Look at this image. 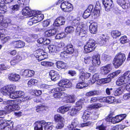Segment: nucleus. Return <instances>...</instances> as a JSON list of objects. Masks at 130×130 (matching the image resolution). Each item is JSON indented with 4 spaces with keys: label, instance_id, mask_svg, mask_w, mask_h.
Segmentation results:
<instances>
[{
    "label": "nucleus",
    "instance_id": "obj_59",
    "mask_svg": "<svg viewBox=\"0 0 130 130\" xmlns=\"http://www.w3.org/2000/svg\"><path fill=\"white\" fill-rule=\"evenodd\" d=\"M91 13L88 11L87 10H85L83 14V17L85 19H86L90 15Z\"/></svg>",
    "mask_w": 130,
    "mask_h": 130
},
{
    "label": "nucleus",
    "instance_id": "obj_44",
    "mask_svg": "<svg viewBox=\"0 0 130 130\" xmlns=\"http://www.w3.org/2000/svg\"><path fill=\"white\" fill-rule=\"evenodd\" d=\"M125 79L127 82H128L130 80V71H127L126 72L123 74Z\"/></svg>",
    "mask_w": 130,
    "mask_h": 130
},
{
    "label": "nucleus",
    "instance_id": "obj_46",
    "mask_svg": "<svg viewBox=\"0 0 130 130\" xmlns=\"http://www.w3.org/2000/svg\"><path fill=\"white\" fill-rule=\"evenodd\" d=\"M120 41L121 43L124 44L128 41V40L127 39L126 36H124L121 37L120 39Z\"/></svg>",
    "mask_w": 130,
    "mask_h": 130
},
{
    "label": "nucleus",
    "instance_id": "obj_42",
    "mask_svg": "<svg viewBox=\"0 0 130 130\" xmlns=\"http://www.w3.org/2000/svg\"><path fill=\"white\" fill-rule=\"evenodd\" d=\"M67 99L69 103H74L75 101V97L74 95H69Z\"/></svg>",
    "mask_w": 130,
    "mask_h": 130
},
{
    "label": "nucleus",
    "instance_id": "obj_25",
    "mask_svg": "<svg viewBox=\"0 0 130 130\" xmlns=\"http://www.w3.org/2000/svg\"><path fill=\"white\" fill-rule=\"evenodd\" d=\"M97 25L96 23L91 24L89 26V30L90 32L92 34H95L97 30Z\"/></svg>",
    "mask_w": 130,
    "mask_h": 130
},
{
    "label": "nucleus",
    "instance_id": "obj_22",
    "mask_svg": "<svg viewBox=\"0 0 130 130\" xmlns=\"http://www.w3.org/2000/svg\"><path fill=\"white\" fill-rule=\"evenodd\" d=\"M66 51L69 54H71L74 52V49L72 44L68 43L66 46Z\"/></svg>",
    "mask_w": 130,
    "mask_h": 130
},
{
    "label": "nucleus",
    "instance_id": "obj_38",
    "mask_svg": "<svg viewBox=\"0 0 130 130\" xmlns=\"http://www.w3.org/2000/svg\"><path fill=\"white\" fill-rule=\"evenodd\" d=\"M121 35L120 32L117 30L113 31L111 32V35L114 38H116Z\"/></svg>",
    "mask_w": 130,
    "mask_h": 130
},
{
    "label": "nucleus",
    "instance_id": "obj_61",
    "mask_svg": "<svg viewBox=\"0 0 130 130\" xmlns=\"http://www.w3.org/2000/svg\"><path fill=\"white\" fill-rule=\"evenodd\" d=\"M17 95H18V98L23 97L24 96L25 94L24 93V92L21 91H17Z\"/></svg>",
    "mask_w": 130,
    "mask_h": 130
},
{
    "label": "nucleus",
    "instance_id": "obj_3",
    "mask_svg": "<svg viewBox=\"0 0 130 130\" xmlns=\"http://www.w3.org/2000/svg\"><path fill=\"white\" fill-rule=\"evenodd\" d=\"M73 23H76V24L78 25L75 31L77 34L81 37L85 36V35L87 33V30L85 29L84 27L82 25H79V21L78 20H74L73 21Z\"/></svg>",
    "mask_w": 130,
    "mask_h": 130
},
{
    "label": "nucleus",
    "instance_id": "obj_53",
    "mask_svg": "<svg viewBox=\"0 0 130 130\" xmlns=\"http://www.w3.org/2000/svg\"><path fill=\"white\" fill-rule=\"evenodd\" d=\"M19 8V6L18 5H15L13 6L12 8L11 9H10L11 11V14H12L15 11L17 10Z\"/></svg>",
    "mask_w": 130,
    "mask_h": 130
},
{
    "label": "nucleus",
    "instance_id": "obj_64",
    "mask_svg": "<svg viewBox=\"0 0 130 130\" xmlns=\"http://www.w3.org/2000/svg\"><path fill=\"white\" fill-rule=\"evenodd\" d=\"M96 128L99 129V130H106L105 127L102 123L101 125L97 126Z\"/></svg>",
    "mask_w": 130,
    "mask_h": 130
},
{
    "label": "nucleus",
    "instance_id": "obj_35",
    "mask_svg": "<svg viewBox=\"0 0 130 130\" xmlns=\"http://www.w3.org/2000/svg\"><path fill=\"white\" fill-rule=\"evenodd\" d=\"M98 91L93 90L87 92L86 94V95L87 97H90L95 95H98L99 94Z\"/></svg>",
    "mask_w": 130,
    "mask_h": 130
},
{
    "label": "nucleus",
    "instance_id": "obj_13",
    "mask_svg": "<svg viewBox=\"0 0 130 130\" xmlns=\"http://www.w3.org/2000/svg\"><path fill=\"white\" fill-rule=\"evenodd\" d=\"M65 19L64 17L61 16L57 18L55 20L53 25L55 26H59L64 24Z\"/></svg>",
    "mask_w": 130,
    "mask_h": 130
},
{
    "label": "nucleus",
    "instance_id": "obj_32",
    "mask_svg": "<svg viewBox=\"0 0 130 130\" xmlns=\"http://www.w3.org/2000/svg\"><path fill=\"white\" fill-rule=\"evenodd\" d=\"M96 43V42L95 40L93 39H90L89 41L86 44L88 45V46L94 50L95 48L94 46Z\"/></svg>",
    "mask_w": 130,
    "mask_h": 130
},
{
    "label": "nucleus",
    "instance_id": "obj_8",
    "mask_svg": "<svg viewBox=\"0 0 130 130\" xmlns=\"http://www.w3.org/2000/svg\"><path fill=\"white\" fill-rule=\"evenodd\" d=\"M22 13L23 15H28L31 17L33 16L36 14V11L35 10H31L28 7H26L23 9Z\"/></svg>",
    "mask_w": 130,
    "mask_h": 130
},
{
    "label": "nucleus",
    "instance_id": "obj_28",
    "mask_svg": "<svg viewBox=\"0 0 130 130\" xmlns=\"http://www.w3.org/2000/svg\"><path fill=\"white\" fill-rule=\"evenodd\" d=\"M54 120L56 122H63L64 118L60 115L57 114L55 116Z\"/></svg>",
    "mask_w": 130,
    "mask_h": 130
},
{
    "label": "nucleus",
    "instance_id": "obj_29",
    "mask_svg": "<svg viewBox=\"0 0 130 130\" xmlns=\"http://www.w3.org/2000/svg\"><path fill=\"white\" fill-rule=\"evenodd\" d=\"M13 1V0H0V7H3L4 9H6V6L5 5V4L10 3Z\"/></svg>",
    "mask_w": 130,
    "mask_h": 130
},
{
    "label": "nucleus",
    "instance_id": "obj_18",
    "mask_svg": "<svg viewBox=\"0 0 130 130\" xmlns=\"http://www.w3.org/2000/svg\"><path fill=\"white\" fill-rule=\"evenodd\" d=\"M50 75L52 80L55 81L57 80L59 78V74L56 71L54 70H51L50 73Z\"/></svg>",
    "mask_w": 130,
    "mask_h": 130
},
{
    "label": "nucleus",
    "instance_id": "obj_57",
    "mask_svg": "<svg viewBox=\"0 0 130 130\" xmlns=\"http://www.w3.org/2000/svg\"><path fill=\"white\" fill-rule=\"evenodd\" d=\"M65 83V85L64 86V87L66 88H69L71 87L72 86L71 82L69 80L66 79Z\"/></svg>",
    "mask_w": 130,
    "mask_h": 130
},
{
    "label": "nucleus",
    "instance_id": "obj_40",
    "mask_svg": "<svg viewBox=\"0 0 130 130\" xmlns=\"http://www.w3.org/2000/svg\"><path fill=\"white\" fill-rule=\"evenodd\" d=\"M74 28L72 26H70L66 27L65 29V31L66 33H72L74 31Z\"/></svg>",
    "mask_w": 130,
    "mask_h": 130
},
{
    "label": "nucleus",
    "instance_id": "obj_58",
    "mask_svg": "<svg viewBox=\"0 0 130 130\" xmlns=\"http://www.w3.org/2000/svg\"><path fill=\"white\" fill-rule=\"evenodd\" d=\"M89 116V115L88 113H86L85 112L82 116V118L84 121H86L87 120Z\"/></svg>",
    "mask_w": 130,
    "mask_h": 130
},
{
    "label": "nucleus",
    "instance_id": "obj_7",
    "mask_svg": "<svg viewBox=\"0 0 130 130\" xmlns=\"http://www.w3.org/2000/svg\"><path fill=\"white\" fill-rule=\"evenodd\" d=\"M66 80V79H62L61 80L60 82H59L58 84V85L59 87L53 89L52 91H53L54 92H56L63 91L65 90V87H64V86H65V85Z\"/></svg>",
    "mask_w": 130,
    "mask_h": 130
},
{
    "label": "nucleus",
    "instance_id": "obj_31",
    "mask_svg": "<svg viewBox=\"0 0 130 130\" xmlns=\"http://www.w3.org/2000/svg\"><path fill=\"white\" fill-rule=\"evenodd\" d=\"M44 125V128L45 129V130H51L54 127V126L52 125V123L50 122L46 123L45 121Z\"/></svg>",
    "mask_w": 130,
    "mask_h": 130
},
{
    "label": "nucleus",
    "instance_id": "obj_30",
    "mask_svg": "<svg viewBox=\"0 0 130 130\" xmlns=\"http://www.w3.org/2000/svg\"><path fill=\"white\" fill-rule=\"evenodd\" d=\"M56 64L58 68L64 69L67 66V64L62 61H58L56 62Z\"/></svg>",
    "mask_w": 130,
    "mask_h": 130
},
{
    "label": "nucleus",
    "instance_id": "obj_10",
    "mask_svg": "<svg viewBox=\"0 0 130 130\" xmlns=\"http://www.w3.org/2000/svg\"><path fill=\"white\" fill-rule=\"evenodd\" d=\"M43 53V51L41 50H39L35 52L34 55L38 60L39 61L42 60L47 58V56L42 55V54Z\"/></svg>",
    "mask_w": 130,
    "mask_h": 130
},
{
    "label": "nucleus",
    "instance_id": "obj_36",
    "mask_svg": "<svg viewBox=\"0 0 130 130\" xmlns=\"http://www.w3.org/2000/svg\"><path fill=\"white\" fill-rule=\"evenodd\" d=\"M0 23L3 20L4 17L2 15V14L4 13L7 11V9L3 8V7H0Z\"/></svg>",
    "mask_w": 130,
    "mask_h": 130
},
{
    "label": "nucleus",
    "instance_id": "obj_51",
    "mask_svg": "<svg viewBox=\"0 0 130 130\" xmlns=\"http://www.w3.org/2000/svg\"><path fill=\"white\" fill-rule=\"evenodd\" d=\"M1 115H0V126H4V124L5 123H6V124H7L9 122H10L9 121L7 122L4 118L1 117Z\"/></svg>",
    "mask_w": 130,
    "mask_h": 130
},
{
    "label": "nucleus",
    "instance_id": "obj_26",
    "mask_svg": "<svg viewBox=\"0 0 130 130\" xmlns=\"http://www.w3.org/2000/svg\"><path fill=\"white\" fill-rule=\"evenodd\" d=\"M113 2L112 0H108L104 6L105 10L107 11L109 10L112 7V5Z\"/></svg>",
    "mask_w": 130,
    "mask_h": 130
},
{
    "label": "nucleus",
    "instance_id": "obj_50",
    "mask_svg": "<svg viewBox=\"0 0 130 130\" xmlns=\"http://www.w3.org/2000/svg\"><path fill=\"white\" fill-rule=\"evenodd\" d=\"M111 59V57L109 55L106 54H104L103 55L102 59L104 61H110Z\"/></svg>",
    "mask_w": 130,
    "mask_h": 130
},
{
    "label": "nucleus",
    "instance_id": "obj_14",
    "mask_svg": "<svg viewBox=\"0 0 130 130\" xmlns=\"http://www.w3.org/2000/svg\"><path fill=\"white\" fill-rule=\"evenodd\" d=\"M45 123V121L44 120L36 122L35 123V130H43V127H44Z\"/></svg>",
    "mask_w": 130,
    "mask_h": 130
},
{
    "label": "nucleus",
    "instance_id": "obj_37",
    "mask_svg": "<svg viewBox=\"0 0 130 130\" xmlns=\"http://www.w3.org/2000/svg\"><path fill=\"white\" fill-rule=\"evenodd\" d=\"M84 101L85 100L83 99H81L78 101L76 103V107H77L78 108H79L80 110L82 108V105Z\"/></svg>",
    "mask_w": 130,
    "mask_h": 130
},
{
    "label": "nucleus",
    "instance_id": "obj_20",
    "mask_svg": "<svg viewBox=\"0 0 130 130\" xmlns=\"http://www.w3.org/2000/svg\"><path fill=\"white\" fill-rule=\"evenodd\" d=\"M35 73V72L33 70H26L23 72L22 74L23 76L30 77L34 76Z\"/></svg>",
    "mask_w": 130,
    "mask_h": 130
},
{
    "label": "nucleus",
    "instance_id": "obj_15",
    "mask_svg": "<svg viewBox=\"0 0 130 130\" xmlns=\"http://www.w3.org/2000/svg\"><path fill=\"white\" fill-rule=\"evenodd\" d=\"M11 45L13 47L20 48L23 47L25 45V43L22 41L19 40L12 42Z\"/></svg>",
    "mask_w": 130,
    "mask_h": 130
},
{
    "label": "nucleus",
    "instance_id": "obj_24",
    "mask_svg": "<svg viewBox=\"0 0 130 130\" xmlns=\"http://www.w3.org/2000/svg\"><path fill=\"white\" fill-rule=\"evenodd\" d=\"M126 116V114H121L119 115L116 116L115 118V122H113V123H116L119 122L121 121L122 120L125 118Z\"/></svg>",
    "mask_w": 130,
    "mask_h": 130
},
{
    "label": "nucleus",
    "instance_id": "obj_1",
    "mask_svg": "<svg viewBox=\"0 0 130 130\" xmlns=\"http://www.w3.org/2000/svg\"><path fill=\"white\" fill-rule=\"evenodd\" d=\"M2 103L5 105V109L8 111L18 110L19 109L20 107L17 103L14 101L8 100L7 101H3Z\"/></svg>",
    "mask_w": 130,
    "mask_h": 130
},
{
    "label": "nucleus",
    "instance_id": "obj_60",
    "mask_svg": "<svg viewBox=\"0 0 130 130\" xmlns=\"http://www.w3.org/2000/svg\"><path fill=\"white\" fill-rule=\"evenodd\" d=\"M33 19V18H32L29 19L27 23L28 25L30 26H31L34 24L37 23V22H36V21H35V20Z\"/></svg>",
    "mask_w": 130,
    "mask_h": 130
},
{
    "label": "nucleus",
    "instance_id": "obj_49",
    "mask_svg": "<svg viewBox=\"0 0 130 130\" xmlns=\"http://www.w3.org/2000/svg\"><path fill=\"white\" fill-rule=\"evenodd\" d=\"M86 85L84 84V82L80 83H78L76 87L78 89H82L87 87Z\"/></svg>",
    "mask_w": 130,
    "mask_h": 130
},
{
    "label": "nucleus",
    "instance_id": "obj_55",
    "mask_svg": "<svg viewBox=\"0 0 130 130\" xmlns=\"http://www.w3.org/2000/svg\"><path fill=\"white\" fill-rule=\"evenodd\" d=\"M100 114V112L99 111H97L94 112L93 113V119L94 120L97 119L98 118Z\"/></svg>",
    "mask_w": 130,
    "mask_h": 130
},
{
    "label": "nucleus",
    "instance_id": "obj_52",
    "mask_svg": "<svg viewBox=\"0 0 130 130\" xmlns=\"http://www.w3.org/2000/svg\"><path fill=\"white\" fill-rule=\"evenodd\" d=\"M45 106L40 105L37 106L36 107V111L38 112L39 111L43 110L45 109Z\"/></svg>",
    "mask_w": 130,
    "mask_h": 130
},
{
    "label": "nucleus",
    "instance_id": "obj_63",
    "mask_svg": "<svg viewBox=\"0 0 130 130\" xmlns=\"http://www.w3.org/2000/svg\"><path fill=\"white\" fill-rule=\"evenodd\" d=\"M118 79L120 80L123 83H124V84H125L128 82L125 79L123 75H122Z\"/></svg>",
    "mask_w": 130,
    "mask_h": 130
},
{
    "label": "nucleus",
    "instance_id": "obj_11",
    "mask_svg": "<svg viewBox=\"0 0 130 130\" xmlns=\"http://www.w3.org/2000/svg\"><path fill=\"white\" fill-rule=\"evenodd\" d=\"M112 64H109L106 65L104 67H101V73L104 75L107 74L112 69Z\"/></svg>",
    "mask_w": 130,
    "mask_h": 130
},
{
    "label": "nucleus",
    "instance_id": "obj_33",
    "mask_svg": "<svg viewBox=\"0 0 130 130\" xmlns=\"http://www.w3.org/2000/svg\"><path fill=\"white\" fill-rule=\"evenodd\" d=\"M105 102L109 103H112L115 101L116 99L114 97L112 96L107 97L104 98Z\"/></svg>",
    "mask_w": 130,
    "mask_h": 130
},
{
    "label": "nucleus",
    "instance_id": "obj_56",
    "mask_svg": "<svg viewBox=\"0 0 130 130\" xmlns=\"http://www.w3.org/2000/svg\"><path fill=\"white\" fill-rule=\"evenodd\" d=\"M122 93V91L121 88H118L115 91V95L116 96H118L121 94Z\"/></svg>",
    "mask_w": 130,
    "mask_h": 130
},
{
    "label": "nucleus",
    "instance_id": "obj_23",
    "mask_svg": "<svg viewBox=\"0 0 130 130\" xmlns=\"http://www.w3.org/2000/svg\"><path fill=\"white\" fill-rule=\"evenodd\" d=\"M33 18L37 22V23L39 22L42 20L44 17L43 15L41 14H37L36 11V14L34 15Z\"/></svg>",
    "mask_w": 130,
    "mask_h": 130
},
{
    "label": "nucleus",
    "instance_id": "obj_19",
    "mask_svg": "<svg viewBox=\"0 0 130 130\" xmlns=\"http://www.w3.org/2000/svg\"><path fill=\"white\" fill-rule=\"evenodd\" d=\"M20 76L16 74H11L8 75V78L10 81L14 82L18 81L20 79Z\"/></svg>",
    "mask_w": 130,
    "mask_h": 130
},
{
    "label": "nucleus",
    "instance_id": "obj_16",
    "mask_svg": "<svg viewBox=\"0 0 130 130\" xmlns=\"http://www.w3.org/2000/svg\"><path fill=\"white\" fill-rule=\"evenodd\" d=\"M50 53H57L61 50V48L56 45H50L48 47Z\"/></svg>",
    "mask_w": 130,
    "mask_h": 130
},
{
    "label": "nucleus",
    "instance_id": "obj_6",
    "mask_svg": "<svg viewBox=\"0 0 130 130\" xmlns=\"http://www.w3.org/2000/svg\"><path fill=\"white\" fill-rule=\"evenodd\" d=\"M60 7L62 10L66 12H70L73 10L72 5L68 2L62 3Z\"/></svg>",
    "mask_w": 130,
    "mask_h": 130
},
{
    "label": "nucleus",
    "instance_id": "obj_54",
    "mask_svg": "<svg viewBox=\"0 0 130 130\" xmlns=\"http://www.w3.org/2000/svg\"><path fill=\"white\" fill-rule=\"evenodd\" d=\"M93 123L91 122H87L86 123H83L81 124V125L82 127H84L86 126H92L93 125Z\"/></svg>",
    "mask_w": 130,
    "mask_h": 130
},
{
    "label": "nucleus",
    "instance_id": "obj_43",
    "mask_svg": "<svg viewBox=\"0 0 130 130\" xmlns=\"http://www.w3.org/2000/svg\"><path fill=\"white\" fill-rule=\"evenodd\" d=\"M8 96L10 98L12 99H15L18 98L17 91L10 93Z\"/></svg>",
    "mask_w": 130,
    "mask_h": 130
},
{
    "label": "nucleus",
    "instance_id": "obj_5",
    "mask_svg": "<svg viewBox=\"0 0 130 130\" xmlns=\"http://www.w3.org/2000/svg\"><path fill=\"white\" fill-rule=\"evenodd\" d=\"M92 66H91L89 68V69L93 70L95 69V67L99 66L101 63L100 60V55L96 54L92 57Z\"/></svg>",
    "mask_w": 130,
    "mask_h": 130
},
{
    "label": "nucleus",
    "instance_id": "obj_17",
    "mask_svg": "<svg viewBox=\"0 0 130 130\" xmlns=\"http://www.w3.org/2000/svg\"><path fill=\"white\" fill-rule=\"evenodd\" d=\"M13 123L12 122H9L4 124V126H0V130H12L13 127Z\"/></svg>",
    "mask_w": 130,
    "mask_h": 130
},
{
    "label": "nucleus",
    "instance_id": "obj_48",
    "mask_svg": "<svg viewBox=\"0 0 130 130\" xmlns=\"http://www.w3.org/2000/svg\"><path fill=\"white\" fill-rule=\"evenodd\" d=\"M111 81V79L109 78L108 76L107 78L101 79L100 80L101 83L104 84L108 83Z\"/></svg>",
    "mask_w": 130,
    "mask_h": 130
},
{
    "label": "nucleus",
    "instance_id": "obj_47",
    "mask_svg": "<svg viewBox=\"0 0 130 130\" xmlns=\"http://www.w3.org/2000/svg\"><path fill=\"white\" fill-rule=\"evenodd\" d=\"M88 45L86 44L84 47V49L86 53L90 52L94 50L93 49Z\"/></svg>",
    "mask_w": 130,
    "mask_h": 130
},
{
    "label": "nucleus",
    "instance_id": "obj_45",
    "mask_svg": "<svg viewBox=\"0 0 130 130\" xmlns=\"http://www.w3.org/2000/svg\"><path fill=\"white\" fill-rule=\"evenodd\" d=\"M41 64L43 66L48 67L52 66L53 64L50 62L43 61L41 62Z\"/></svg>",
    "mask_w": 130,
    "mask_h": 130
},
{
    "label": "nucleus",
    "instance_id": "obj_9",
    "mask_svg": "<svg viewBox=\"0 0 130 130\" xmlns=\"http://www.w3.org/2000/svg\"><path fill=\"white\" fill-rule=\"evenodd\" d=\"M80 73L79 75L80 80L84 81L85 79L88 78L90 76L91 74L88 73H85L84 71V69L81 68L79 69Z\"/></svg>",
    "mask_w": 130,
    "mask_h": 130
},
{
    "label": "nucleus",
    "instance_id": "obj_21",
    "mask_svg": "<svg viewBox=\"0 0 130 130\" xmlns=\"http://www.w3.org/2000/svg\"><path fill=\"white\" fill-rule=\"evenodd\" d=\"M71 106L67 105L61 107L57 110L58 112L62 114L64 113L67 111L71 108Z\"/></svg>",
    "mask_w": 130,
    "mask_h": 130
},
{
    "label": "nucleus",
    "instance_id": "obj_34",
    "mask_svg": "<svg viewBox=\"0 0 130 130\" xmlns=\"http://www.w3.org/2000/svg\"><path fill=\"white\" fill-rule=\"evenodd\" d=\"M80 110L79 108H78L75 107V108L71 109L70 114L71 116H74L78 113Z\"/></svg>",
    "mask_w": 130,
    "mask_h": 130
},
{
    "label": "nucleus",
    "instance_id": "obj_4",
    "mask_svg": "<svg viewBox=\"0 0 130 130\" xmlns=\"http://www.w3.org/2000/svg\"><path fill=\"white\" fill-rule=\"evenodd\" d=\"M16 88V86L14 85H8L5 86L1 89V92L3 95H9L11 91L14 90Z\"/></svg>",
    "mask_w": 130,
    "mask_h": 130
},
{
    "label": "nucleus",
    "instance_id": "obj_27",
    "mask_svg": "<svg viewBox=\"0 0 130 130\" xmlns=\"http://www.w3.org/2000/svg\"><path fill=\"white\" fill-rule=\"evenodd\" d=\"M22 59V57L19 55H17L14 57L13 59L10 62L11 64V65H13L18 62L21 61Z\"/></svg>",
    "mask_w": 130,
    "mask_h": 130
},
{
    "label": "nucleus",
    "instance_id": "obj_41",
    "mask_svg": "<svg viewBox=\"0 0 130 130\" xmlns=\"http://www.w3.org/2000/svg\"><path fill=\"white\" fill-rule=\"evenodd\" d=\"M108 40V39L106 38L100 37L98 39V42L100 44L103 45L106 44V42Z\"/></svg>",
    "mask_w": 130,
    "mask_h": 130
},
{
    "label": "nucleus",
    "instance_id": "obj_62",
    "mask_svg": "<svg viewBox=\"0 0 130 130\" xmlns=\"http://www.w3.org/2000/svg\"><path fill=\"white\" fill-rule=\"evenodd\" d=\"M115 116H113L111 115H110V114L108 116L107 118L106 119V121H111V122L112 121V119H113L114 120H115Z\"/></svg>",
    "mask_w": 130,
    "mask_h": 130
},
{
    "label": "nucleus",
    "instance_id": "obj_12",
    "mask_svg": "<svg viewBox=\"0 0 130 130\" xmlns=\"http://www.w3.org/2000/svg\"><path fill=\"white\" fill-rule=\"evenodd\" d=\"M117 2L119 5L124 9L128 8L130 6L128 0H118Z\"/></svg>",
    "mask_w": 130,
    "mask_h": 130
},
{
    "label": "nucleus",
    "instance_id": "obj_39",
    "mask_svg": "<svg viewBox=\"0 0 130 130\" xmlns=\"http://www.w3.org/2000/svg\"><path fill=\"white\" fill-rule=\"evenodd\" d=\"M120 73V71H117L109 74L108 75V76L109 78L111 79H111L113 78L115 76H117Z\"/></svg>",
    "mask_w": 130,
    "mask_h": 130
},
{
    "label": "nucleus",
    "instance_id": "obj_2",
    "mask_svg": "<svg viewBox=\"0 0 130 130\" xmlns=\"http://www.w3.org/2000/svg\"><path fill=\"white\" fill-rule=\"evenodd\" d=\"M126 59L125 55L121 52L118 53L116 55L113 61V63L115 67L117 68L123 64Z\"/></svg>",
    "mask_w": 130,
    "mask_h": 130
}]
</instances>
